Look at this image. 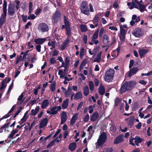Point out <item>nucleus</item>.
<instances>
[{
    "mask_svg": "<svg viewBox=\"0 0 152 152\" xmlns=\"http://www.w3.org/2000/svg\"><path fill=\"white\" fill-rule=\"evenodd\" d=\"M100 14H97L95 16L92 20L93 24L95 25V26H97L98 23L100 20Z\"/></svg>",
    "mask_w": 152,
    "mask_h": 152,
    "instance_id": "nucleus-13",
    "label": "nucleus"
},
{
    "mask_svg": "<svg viewBox=\"0 0 152 152\" xmlns=\"http://www.w3.org/2000/svg\"><path fill=\"white\" fill-rule=\"evenodd\" d=\"M72 90L71 88L68 87L67 90L65 92V94L66 97H68L71 94Z\"/></svg>",
    "mask_w": 152,
    "mask_h": 152,
    "instance_id": "nucleus-40",
    "label": "nucleus"
},
{
    "mask_svg": "<svg viewBox=\"0 0 152 152\" xmlns=\"http://www.w3.org/2000/svg\"><path fill=\"white\" fill-rule=\"evenodd\" d=\"M127 83V85L128 88H129V91L132 90L136 84V83L134 81H130L128 82H125Z\"/></svg>",
    "mask_w": 152,
    "mask_h": 152,
    "instance_id": "nucleus-17",
    "label": "nucleus"
},
{
    "mask_svg": "<svg viewBox=\"0 0 152 152\" xmlns=\"http://www.w3.org/2000/svg\"><path fill=\"white\" fill-rule=\"evenodd\" d=\"M136 1H137L135 0V1H134L133 0H132V6H131L129 7V8L130 9H132L134 7L137 9L138 8V7L137 6L136 4L137 2Z\"/></svg>",
    "mask_w": 152,
    "mask_h": 152,
    "instance_id": "nucleus-30",
    "label": "nucleus"
},
{
    "mask_svg": "<svg viewBox=\"0 0 152 152\" xmlns=\"http://www.w3.org/2000/svg\"><path fill=\"white\" fill-rule=\"evenodd\" d=\"M8 14L9 15L13 16L15 13V10L13 7L10 6H9L8 8Z\"/></svg>",
    "mask_w": 152,
    "mask_h": 152,
    "instance_id": "nucleus-20",
    "label": "nucleus"
},
{
    "mask_svg": "<svg viewBox=\"0 0 152 152\" xmlns=\"http://www.w3.org/2000/svg\"><path fill=\"white\" fill-rule=\"evenodd\" d=\"M93 37L92 39V41L94 40L95 39H97L98 36V34L94 33L93 34Z\"/></svg>",
    "mask_w": 152,
    "mask_h": 152,
    "instance_id": "nucleus-57",
    "label": "nucleus"
},
{
    "mask_svg": "<svg viewBox=\"0 0 152 152\" xmlns=\"http://www.w3.org/2000/svg\"><path fill=\"white\" fill-rule=\"evenodd\" d=\"M80 8L82 13L87 16L89 15L88 6L87 1H82Z\"/></svg>",
    "mask_w": 152,
    "mask_h": 152,
    "instance_id": "nucleus-3",
    "label": "nucleus"
},
{
    "mask_svg": "<svg viewBox=\"0 0 152 152\" xmlns=\"http://www.w3.org/2000/svg\"><path fill=\"white\" fill-rule=\"evenodd\" d=\"M61 17L60 13L59 11L57 10L55 13L52 16L53 21L54 23H56Z\"/></svg>",
    "mask_w": 152,
    "mask_h": 152,
    "instance_id": "nucleus-7",
    "label": "nucleus"
},
{
    "mask_svg": "<svg viewBox=\"0 0 152 152\" xmlns=\"http://www.w3.org/2000/svg\"><path fill=\"white\" fill-rule=\"evenodd\" d=\"M83 94L85 96H87L89 94V89L88 86L86 85L83 88Z\"/></svg>",
    "mask_w": 152,
    "mask_h": 152,
    "instance_id": "nucleus-26",
    "label": "nucleus"
},
{
    "mask_svg": "<svg viewBox=\"0 0 152 152\" xmlns=\"http://www.w3.org/2000/svg\"><path fill=\"white\" fill-rule=\"evenodd\" d=\"M40 88V86H38L35 89L34 91V94L35 95H37L38 93V91L39 89Z\"/></svg>",
    "mask_w": 152,
    "mask_h": 152,
    "instance_id": "nucleus-59",
    "label": "nucleus"
},
{
    "mask_svg": "<svg viewBox=\"0 0 152 152\" xmlns=\"http://www.w3.org/2000/svg\"><path fill=\"white\" fill-rule=\"evenodd\" d=\"M38 30L39 31L42 32H47L49 30V27L47 24L42 23L39 25Z\"/></svg>",
    "mask_w": 152,
    "mask_h": 152,
    "instance_id": "nucleus-6",
    "label": "nucleus"
},
{
    "mask_svg": "<svg viewBox=\"0 0 152 152\" xmlns=\"http://www.w3.org/2000/svg\"><path fill=\"white\" fill-rule=\"evenodd\" d=\"M49 104V102L48 100L45 99L42 102L41 105V108L44 109L47 107Z\"/></svg>",
    "mask_w": 152,
    "mask_h": 152,
    "instance_id": "nucleus-27",
    "label": "nucleus"
},
{
    "mask_svg": "<svg viewBox=\"0 0 152 152\" xmlns=\"http://www.w3.org/2000/svg\"><path fill=\"white\" fill-rule=\"evenodd\" d=\"M103 41L104 44L107 45L109 42L108 37L106 34L103 35Z\"/></svg>",
    "mask_w": 152,
    "mask_h": 152,
    "instance_id": "nucleus-31",
    "label": "nucleus"
},
{
    "mask_svg": "<svg viewBox=\"0 0 152 152\" xmlns=\"http://www.w3.org/2000/svg\"><path fill=\"white\" fill-rule=\"evenodd\" d=\"M27 117H25L23 116V118L21 119L20 121L19 122V123L20 125L22 124L23 122H25L27 119Z\"/></svg>",
    "mask_w": 152,
    "mask_h": 152,
    "instance_id": "nucleus-46",
    "label": "nucleus"
},
{
    "mask_svg": "<svg viewBox=\"0 0 152 152\" xmlns=\"http://www.w3.org/2000/svg\"><path fill=\"white\" fill-rule=\"evenodd\" d=\"M89 118V115L88 114H86L84 117L83 121L85 122H87L88 121Z\"/></svg>",
    "mask_w": 152,
    "mask_h": 152,
    "instance_id": "nucleus-49",
    "label": "nucleus"
},
{
    "mask_svg": "<svg viewBox=\"0 0 152 152\" xmlns=\"http://www.w3.org/2000/svg\"><path fill=\"white\" fill-rule=\"evenodd\" d=\"M114 72L113 69H110L108 70L106 72L104 77V79L105 81L109 82L111 81L113 79Z\"/></svg>",
    "mask_w": 152,
    "mask_h": 152,
    "instance_id": "nucleus-2",
    "label": "nucleus"
},
{
    "mask_svg": "<svg viewBox=\"0 0 152 152\" xmlns=\"http://www.w3.org/2000/svg\"><path fill=\"white\" fill-rule=\"evenodd\" d=\"M39 110V106H37L36 107L35 110L32 109L30 114L31 115L35 116L38 112Z\"/></svg>",
    "mask_w": 152,
    "mask_h": 152,
    "instance_id": "nucleus-21",
    "label": "nucleus"
},
{
    "mask_svg": "<svg viewBox=\"0 0 152 152\" xmlns=\"http://www.w3.org/2000/svg\"><path fill=\"white\" fill-rule=\"evenodd\" d=\"M24 95H23V93L21 94L19 96L18 98V101H21V102L20 103H21L23 102V100H22V99Z\"/></svg>",
    "mask_w": 152,
    "mask_h": 152,
    "instance_id": "nucleus-52",
    "label": "nucleus"
},
{
    "mask_svg": "<svg viewBox=\"0 0 152 152\" xmlns=\"http://www.w3.org/2000/svg\"><path fill=\"white\" fill-rule=\"evenodd\" d=\"M69 43V38L68 37L62 43L60 47V49L61 50H63L65 49L67 47Z\"/></svg>",
    "mask_w": 152,
    "mask_h": 152,
    "instance_id": "nucleus-12",
    "label": "nucleus"
},
{
    "mask_svg": "<svg viewBox=\"0 0 152 152\" xmlns=\"http://www.w3.org/2000/svg\"><path fill=\"white\" fill-rule=\"evenodd\" d=\"M148 50L145 49H141L139 50V53L140 56L142 58L144 56V55L147 53L148 52Z\"/></svg>",
    "mask_w": 152,
    "mask_h": 152,
    "instance_id": "nucleus-22",
    "label": "nucleus"
},
{
    "mask_svg": "<svg viewBox=\"0 0 152 152\" xmlns=\"http://www.w3.org/2000/svg\"><path fill=\"white\" fill-rule=\"evenodd\" d=\"M120 101V99L118 97H116L115 101V103L116 106H117Z\"/></svg>",
    "mask_w": 152,
    "mask_h": 152,
    "instance_id": "nucleus-61",
    "label": "nucleus"
},
{
    "mask_svg": "<svg viewBox=\"0 0 152 152\" xmlns=\"http://www.w3.org/2000/svg\"><path fill=\"white\" fill-rule=\"evenodd\" d=\"M83 41L85 44H86L87 41V36L86 35H84L83 37Z\"/></svg>",
    "mask_w": 152,
    "mask_h": 152,
    "instance_id": "nucleus-62",
    "label": "nucleus"
},
{
    "mask_svg": "<svg viewBox=\"0 0 152 152\" xmlns=\"http://www.w3.org/2000/svg\"><path fill=\"white\" fill-rule=\"evenodd\" d=\"M61 124H63L66 121L67 117L66 113L64 111H63L61 116Z\"/></svg>",
    "mask_w": 152,
    "mask_h": 152,
    "instance_id": "nucleus-10",
    "label": "nucleus"
},
{
    "mask_svg": "<svg viewBox=\"0 0 152 152\" xmlns=\"http://www.w3.org/2000/svg\"><path fill=\"white\" fill-rule=\"evenodd\" d=\"M68 99H66L64 101L62 105V107L63 109H65L67 107L68 105Z\"/></svg>",
    "mask_w": 152,
    "mask_h": 152,
    "instance_id": "nucleus-37",
    "label": "nucleus"
},
{
    "mask_svg": "<svg viewBox=\"0 0 152 152\" xmlns=\"http://www.w3.org/2000/svg\"><path fill=\"white\" fill-rule=\"evenodd\" d=\"M50 88L52 92H53L55 90L56 85L55 83H52L50 84Z\"/></svg>",
    "mask_w": 152,
    "mask_h": 152,
    "instance_id": "nucleus-44",
    "label": "nucleus"
},
{
    "mask_svg": "<svg viewBox=\"0 0 152 152\" xmlns=\"http://www.w3.org/2000/svg\"><path fill=\"white\" fill-rule=\"evenodd\" d=\"M83 94L80 92H78L76 93L74 96V99H81L82 98Z\"/></svg>",
    "mask_w": 152,
    "mask_h": 152,
    "instance_id": "nucleus-29",
    "label": "nucleus"
},
{
    "mask_svg": "<svg viewBox=\"0 0 152 152\" xmlns=\"http://www.w3.org/2000/svg\"><path fill=\"white\" fill-rule=\"evenodd\" d=\"M102 51H100L97 55L94 61L99 62L101 60V56L102 54Z\"/></svg>",
    "mask_w": 152,
    "mask_h": 152,
    "instance_id": "nucleus-32",
    "label": "nucleus"
},
{
    "mask_svg": "<svg viewBox=\"0 0 152 152\" xmlns=\"http://www.w3.org/2000/svg\"><path fill=\"white\" fill-rule=\"evenodd\" d=\"M56 61L55 59L54 58H52L50 60V63L52 64H53L55 63Z\"/></svg>",
    "mask_w": 152,
    "mask_h": 152,
    "instance_id": "nucleus-64",
    "label": "nucleus"
},
{
    "mask_svg": "<svg viewBox=\"0 0 152 152\" xmlns=\"http://www.w3.org/2000/svg\"><path fill=\"white\" fill-rule=\"evenodd\" d=\"M18 130L17 129H13L8 137V139H12L14 136L18 132Z\"/></svg>",
    "mask_w": 152,
    "mask_h": 152,
    "instance_id": "nucleus-18",
    "label": "nucleus"
},
{
    "mask_svg": "<svg viewBox=\"0 0 152 152\" xmlns=\"http://www.w3.org/2000/svg\"><path fill=\"white\" fill-rule=\"evenodd\" d=\"M56 43V41H51L48 42V45L49 46L53 47V48H55Z\"/></svg>",
    "mask_w": 152,
    "mask_h": 152,
    "instance_id": "nucleus-41",
    "label": "nucleus"
},
{
    "mask_svg": "<svg viewBox=\"0 0 152 152\" xmlns=\"http://www.w3.org/2000/svg\"><path fill=\"white\" fill-rule=\"evenodd\" d=\"M58 74L60 75V77L61 78H62L65 77V74L62 70H59Z\"/></svg>",
    "mask_w": 152,
    "mask_h": 152,
    "instance_id": "nucleus-42",
    "label": "nucleus"
},
{
    "mask_svg": "<svg viewBox=\"0 0 152 152\" xmlns=\"http://www.w3.org/2000/svg\"><path fill=\"white\" fill-rule=\"evenodd\" d=\"M86 53V51L84 48H82L80 50V56L81 58H83V56L85 55Z\"/></svg>",
    "mask_w": 152,
    "mask_h": 152,
    "instance_id": "nucleus-34",
    "label": "nucleus"
},
{
    "mask_svg": "<svg viewBox=\"0 0 152 152\" xmlns=\"http://www.w3.org/2000/svg\"><path fill=\"white\" fill-rule=\"evenodd\" d=\"M88 85L90 91H93L94 89V87L93 82L91 81H89L88 82Z\"/></svg>",
    "mask_w": 152,
    "mask_h": 152,
    "instance_id": "nucleus-38",
    "label": "nucleus"
},
{
    "mask_svg": "<svg viewBox=\"0 0 152 152\" xmlns=\"http://www.w3.org/2000/svg\"><path fill=\"white\" fill-rule=\"evenodd\" d=\"M134 140V138L131 137L129 140V144L132 145L133 146H135V144L133 142V141Z\"/></svg>",
    "mask_w": 152,
    "mask_h": 152,
    "instance_id": "nucleus-60",
    "label": "nucleus"
},
{
    "mask_svg": "<svg viewBox=\"0 0 152 152\" xmlns=\"http://www.w3.org/2000/svg\"><path fill=\"white\" fill-rule=\"evenodd\" d=\"M118 54L116 52V51L114 50L112 52L111 56L113 57H115L118 56Z\"/></svg>",
    "mask_w": 152,
    "mask_h": 152,
    "instance_id": "nucleus-55",
    "label": "nucleus"
},
{
    "mask_svg": "<svg viewBox=\"0 0 152 152\" xmlns=\"http://www.w3.org/2000/svg\"><path fill=\"white\" fill-rule=\"evenodd\" d=\"M64 25L66 26V28L69 27H70L69 23L68 20L65 16H64Z\"/></svg>",
    "mask_w": 152,
    "mask_h": 152,
    "instance_id": "nucleus-39",
    "label": "nucleus"
},
{
    "mask_svg": "<svg viewBox=\"0 0 152 152\" xmlns=\"http://www.w3.org/2000/svg\"><path fill=\"white\" fill-rule=\"evenodd\" d=\"M83 104V102H81L80 103L78 104L77 108V110H78L80 109H81Z\"/></svg>",
    "mask_w": 152,
    "mask_h": 152,
    "instance_id": "nucleus-63",
    "label": "nucleus"
},
{
    "mask_svg": "<svg viewBox=\"0 0 152 152\" xmlns=\"http://www.w3.org/2000/svg\"><path fill=\"white\" fill-rule=\"evenodd\" d=\"M134 140L135 144L137 146L139 145V143L141 142L142 141V139L137 136L135 137Z\"/></svg>",
    "mask_w": 152,
    "mask_h": 152,
    "instance_id": "nucleus-28",
    "label": "nucleus"
},
{
    "mask_svg": "<svg viewBox=\"0 0 152 152\" xmlns=\"http://www.w3.org/2000/svg\"><path fill=\"white\" fill-rule=\"evenodd\" d=\"M138 69L137 67L133 68L130 69L129 72V76L131 77L134 74H135L138 71Z\"/></svg>",
    "mask_w": 152,
    "mask_h": 152,
    "instance_id": "nucleus-19",
    "label": "nucleus"
},
{
    "mask_svg": "<svg viewBox=\"0 0 152 152\" xmlns=\"http://www.w3.org/2000/svg\"><path fill=\"white\" fill-rule=\"evenodd\" d=\"M6 86V85L4 81H3L2 82L1 85V87L0 88V90H2L3 89L5 88Z\"/></svg>",
    "mask_w": 152,
    "mask_h": 152,
    "instance_id": "nucleus-53",
    "label": "nucleus"
},
{
    "mask_svg": "<svg viewBox=\"0 0 152 152\" xmlns=\"http://www.w3.org/2000/svg\"><path fill=\"white\" fill-rule=\"evenodd\" d=\"M98 50V48H94L93 50V52H92L91 49H88V52L90 54L93 55L94 53H96V51Z\"/></svg>",
    "mask_w": 152,
    "mask_h": 152,
    "instance_id": "nucleus-45",
    "label": "nucleus"
},
{
    "mask_svg": "<svg viewBox=\"0 0 152 152\" xmlns=\"http://www.w3.org/2000/svg\"><path fill=\"white\" fill-rule=\"evenodd\" d=\"M41 47L40 45H38L36 46V49L39 52H40L41 51Z\"/></svg>",
    "mask_w": 152,
    "mask_h": 152,
    "instance_id": "nucleus-56",
    "label": "nucleus"
},
{
    "mask_svg": "<svg viewBox=\"0 0 152 152\" xmlns=\"http://www.w3.org/2000/svg\"><path fill=\"white\" fill-rule=\"evenodd\" d=\"M132 34L135 37H140L142 35L143 32L140 29L137 28L133 31Z\"/></svg>",
    "mask_w": 152,
    "mask_h": 152,
    "instance_id": "nucleus-8",
    "label": "nucleus"
},
{
    "mask_svg": "<svg viewBox=\"0 0 152 152\" xmlns=\"http://www.w3.org/2000/svg\"><path fill=\"white\" fill-rule=\"evenodd\" d=\"M56 139H54L53 140L51 141L50 143H49L47 146V148H48L52 146L56 142Z\"/></svg>",
    "mask_w": 152,
    "mask_h": 152,
    "instance_id": "nucleus-51",
    "label": "nucleus"
},
{
    "mask_svg": "<svg viewBox=\"0 0 152 152\" xmlns=\"http://www.w3.org/2000/svg\"><path fill=\"white\" fill-rule=\"evenodd\" d=\"M47 118L43 119L39 124V128H42L44 127L47 124Z\"/></svg>",
    "mask_w": 152,
    "mask_h": 152,
    "instance_id": "nucleus-25",
    "label": "nucleus"
},
{
    "mask_svg": "<svg viewBox=\"0 0 152 152\" xmlns=\"http://www.w3.org/2000/svg\"><path fill=\"white\" fill-rule=\"evenodd\" d=\"M137 4L139 7L140 11L141 12H143L145 9V6L143 4L140 3V2H138Z\"/></svg>",
    "mask_w": 152,
    "mask_h": 152,
    "instance_id": "nucleus-36",
    "label": "nucleus"
},
{
    "mask_svg": "<svg viewBox=\"0 0 152 152\" xmlns=\"http://www.w3.org/2000/svg\"><path fill=\"white\" fill-rule=\"evenodd\" d=\"M99 117V114L97 112H95L90 116V120L93 122L96 121Z\"/></svg>",
    "mask_w": 152,
    "mask_h": 152,
    "instance_id": "nucleus-14",
    "label": "nucleus"
},
{
    "mask_svg": "<svg viewBox=\"0 0 152 152\" xmlns=\"http://www.w3.org/2000/svg\"><path fill=\"white\" fill-rule=\"evenodd\" d=\"M127 83L125 82L121 86L120 90V93L122 94L126 91H129L127 85Z\"/></svg>",
    "mask_w": 152,
    "mask_h": 152,
    "instance_id": "nucleus-15",
    "label": "nucleus"
},
{
    "mask_svg": "<svg viewBox=\"0 0 152 152\" xmlns=\"http://www.w3.org/2000/svg\"><path fill=\"white\" fill-rule=\"evenodd\" d=\"M66 34L68 36H69L71 35V29L70 27L66 28Z\"/></svg>",
    "mask_w": 152,
    "mask_h": 152,
    "instance_id": "nucleus-43",
    "label": "nucleus"
},
{
    "mask_svg": "<svg viewBox=\"0 0 152 152\" xmlns=\"http://www.w3.org/2000/svg\"><path fill=\"white\" fill-rule=\"evenodd\" d=\"M126 32L124 29L121 27L120 32L119 34V37L121 42H123L125 41V38Z\"/></svg>",
    "mask_w": 152,
    "mask_h": 152,
    "instance_id": "nucleus-9",
    "label": "nucleus"
},
{
    "mask_svg": "<svg viewBox=\"0 0 152 152\" xmlns=\"http://www.w3.org/2000/svg\"><path fill=\"white\" fill-rule=\"evenodd\" d=\"M107 139L106 134L104 132L101 133L99 136L97 141L96 142L95 144L97 146H99L103 145Z\"/></svg>",
    "mask_w": 152,
    "mask_h": 152,
    "instance_id": "nucleus-4",
    "label": "nucleus"
},
{
    "mask_svg": "<svg viewBox=\"0 0 152 152\" xmlns=\"http://www.w3.org/2000/svg\"><path fill=\"white\" fill-rule=\"evenodd\" d=\"M80 28L81 31L83 32H86L88 30L87 26L85 25L81 24Z\"/></svg>",
    "mask_w": 152,
    "mask_h": 152,
    "instance_id": "nucleus-35",
    "label": "nucleus"
},
{
    "mask_svg": "<svg viewBox=\"0 0 152 152\" xmlns=\"http://www.w3.org/2000/svg\"><path fill=\"white\" fill-rule=\"evenodd\" d=\"M30 15L28 16V20H34L35 19L36 16L34 14H30Z\"/></svg>",
    "mask_w": 152,
    "mask_h": 152,
    "instance_id": "nucleus-48",
    "label": "nucleus"
},
{
    "mask_svg": "<svg viewBox=\"0 0 152 152\" xmlns=\"http://www.w3.org/2000/svg\"><path fill=\"white\" fill-rule=\"evenodd\" d=\"M123 141V136L120 134L115 139L114 141V144H119Z\"/></svg>",
    "mask_w": 152,
    "mask_h": 152,
    "instance_id": "nucleus-11",
    "label": "nucleus"
},
{
    "mask_svg": "<svg viewBox=\"0 0 152 152\" xmlns=\"http://www.w3.org/2000/svg\"><path fill=\"white\" fill-rule=\"evenodd\" d=\"M98 91L99 94L100 95H104L105 91V89L104 86L102 85H101L98 88Z\"/></svg>",
    "mask_w": 152,
    "mask_h": 152,
    "instance_id": "nucleus-24",
    "label": "nucleus"
},
{
    "mask_svg": "<svg viewBox=\"0 0 152 152\" xmlns=\"http://www.w3.org/2000/svg\"><path fill=\"white\" fill-rule=\"evenodd\" d=\"M22 56H21L20 55L19 56H17V60L16 61V64H17L19 62V61L22 60Z\"/></svg>",
    "mask_w": 152,
    "mask_h": 152,
    "instance_id": "nucleus-54",
    "label": "nucleus"
},
{
    "mask_svg": "<svg viewBox=\"0 0 152 152\" xmlns=\"http://www.w3.org/2000/svg\"><path fill=\"white\" fill-rule=\"evenodd\" d=\"M76 147V144L75 142H73L71 143L69 147V149L71 151H73L74 150Z\"/></svg>",
    "mask_w": 152,
    "mask_h": 152,
    "instance_id": "nucleus-33",
    "label": "nucleus"
},
{
    "mask_svg": "<svg viewBox=\"0 0 152 152\" xmlns=\"http://www.w3.org/2000/svg\"><path fill=\"white\" fill-rule=\"evenodd\" d=\"M46 40V38H38L35 39L34 42L36 44L41 45Z\"/></svg>",
    "mask_w": 152,
    "mask_h": 152,
    "instance_id": "nucleus-16",
    "label": "nucleus"
},
{
    "mask_svg": "<svg viewBox=\"0 0 152 152\" xmlns=\"http://www.w3.org/2000/svg\"><path fill=\"white\" fill-rule=\"evenodd\" d=\"M61 109V107L60 106H56L52 107L50 110H48L47 113L50 115H56L58 113V111H60Z\"/></svg>",
    "mask_w": 152,
    "mask_h": 152,
    "instance_id": "nucleus-5",
    "label": "nucleus"
},
{
    "mask_svg": "<svg viewBox=\"0 0 152 152\" xmlns=\"http://www.w3.org/2000/svg\"><path fill=\"white\" fill-rule=\"evenodd\" d=\"M78 114L76 113L75 114L72 116L70 122V125H72L74 124L76 120L78 118Z\"/></svg>",
    "mask_w": 152,
    "mask_h": 152,
    "instance_id": "nucleus-23",
    "label": "nucleus"
},
{
    "mask_svg": "<svg viewBox=\"0 0 152 152\" xmlns=\"http://www.w3.org/2000/svg\"><path fill=\"white\" fill-rule=\"evenodd\" d=\"M93 107L91 105L88 108V109L89 110V113L90 114H91L93 112Z\"/></svg>",
    "mask_w": 152,
    "mask_h": 152,
    "instance_id": "nucleus-58",
    "label": "nucleus"
},
{
    "mask_svg": "<svg viewBox=\"0 0 152 152\" xmlns=\"http://www.w3.org/2000/svg\"><path fill=\"white\" fill-rule=\"evenodd\" d=\"M10 124V123H7L5 124L0 129L3 130L4 129H8L9 125Z\"/></svg>",
    "mask_w": 152,
    "mask_h": 152,
    "instance_id": "nucleus-47",
    "label": "nucleus"
},
{
    "mask_svg": "<svg viewBox=\"0 0 152 152\" xmlns=\"http://www.w3.org/2000/svg\"><path fill=\"white\" fill-rule=\"evenodd\" d=\"M105 33V30L103 28H101L99 32V36L101 37Z\"/></svg>",
    "mask_w": 152,
    "mask_h": 152,
    "instance_id": "nucleus-50",
    "label": "nucleus"
},
{
    "mask_svg": "<svg viewBox=\"0 0 152 152\" xmlns=\"http://www.w3.org/2000/svg\"><path fill=\"white\" fill-rule=\"evenodd\" d=\"M7 3L6 0H4L3 5V13L1 15L0 18V26L1 27L4 24L7 13Z\"/></svg>",
    "mask_w": 152,
    "mask_h": 152,
    "instance_id": "nucleus-1",
    "label": "nucleus"
}]
</instances>
